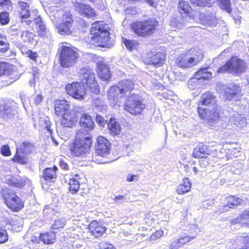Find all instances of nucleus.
Returning <instances> with one entry per match:
<instances>
[{
	"label": "nucleus",
	"instance_id": "nucleus-5",
	"mask_svg": "<svg viewBox=\"0 0 249 249\" xmlns=\"http://www.w3.org/2000/svg\"><path fill=\"white\" fill-rule=\"evenodd\" d=\"M60 49V61L63 67L69 68L75 64L78 57L77 50L70 45L62 44Z\"/></svg>",
	"mask_w": 249,
	"mask_h": 249
},
{
	"label": "nucleus",
	"instance_id": "nucleus-41",
	"mask_svg": "<svg viewBox=\"0 0 249 249\" xmlns=\"http://www.w3.org/2000/svg\"><path fill=\"white\" fill-rule=\"evenodd\" d=\"M194 232H193V235H186L184 237H182L180 238H179V240L180 241V244L181 246H183L185 244L189 243L191 242L192 240H193L194 239L196 238V237L197 231H198V228H197L196 227H194Z\"/></svg>",
	"mask_w": 249,
	"mask_h": 249
},
{
	"label": "nucleus",
	"instance_id": "nucleus-10",
	"mask_svg": "<svg viewBox=\"0 0 249 249\" xmlns=\"http://www.w3.org/2000/svg\"><path fill=\"white\" fill-rule=\"evenodd\" d=\"M34 150V144L29 142H23L17 146V152L13 159V161L22 164H25L27 162L26 157Z\"/></svg>",
	"mask_w": 249,
	"mask_h": 249
},
{
	"label": "nucleus",
	"instance_id": "nucleus-44",
	"mask_svg": "<svg viewBox=\"0 0 249 249\" xmlns=\"http://www.w3.org/2000/svg\"><path fill=\"white\" fill-rule=\"evenodd\" d=\"M220 6L222 9L230 14L232 12L230 0H219Z\"/></svg>",
	"mask_w": 249,
	"mask_h": 249
},
{
	"label": "nucleus",
	"instance_id": "nucleus-8",
	"mask_svg": "<svg viewBox=\"0 0 249 249\" xmlns=\"http://www.w3.org/2000/svg\"><path fill=\"white\" fill-rule=\"evenodd\" d=\"M246 63L236 57H232L223 67L219 68V72H228L239 74L246 70Z\"/></svg>",
	"mask_w": 249,
	"mask_h": 249
},
{
	"label": "nucleus",
	"instance_id": "nucleus-38",
	"mask_svg": "<svg viewBox=\"0 0 249 249\" xmlns=\"http://www.w3.org/2000/svg\"><path fill=\"white\" fill-rule=\"evenodd\" d=\"M58 34L61 35H69L71 33L72 27L59 23L55 25Z\"/></svg>",
	"mask_w": 249,
	"mask_h": 249
},
{
	"label": "nucleus",
	"instance_id": "nucleus-24",
	"mask_svg": "<svg viewBox=\"0 0 249 249\" xmlns=\"http://www.w3.org/2000/svg\"><path fill=\"white\" fill-rule=\"evenodd\" d=\"M188 18L180 16L177 17H172L170 20L169 25L175 29H181L185 26H187Z\"/></svg>",
	"mask_w": 249,
	"mask_h": 249
},
{
	"label": "nucleus",
	"instance_id": "nucleus-30",
	"mask_svg": "<svg viewBox=\"0 0 249 249\" xmlns=\"http://www.w3.org/2000/svg\"><path fill=\"white\" fill-rule=\"evenodd\" d=\"M108 128L110 134L112 136H117L121 132V126L118 123L116 122V119L111 118L108 123Z\"/></svg>",
	"mask_w": 249,
	"mask_h": 249
},
{
	"label": "nucleus",
	"instance_id": "nucleus-32",
	"mask_svg": "<svg viewBox=\"0 0 249 249\" xmlns=\"http://www.w3.org/2000/svg\"><path fill=\"white\" fill-rule=\"evenodd\" d=\"M191 7L187 2L183 0L179 1L178 4V10L181 15L184 14L185 18L191 19L189 16Z\"/></svg>",
	"mask_w": 249,
	"mask_h": 249
},
{
	"label": "nucleus",
	"instance_id": "nucleus-64",
	"mask_svg": "<svg viewBox=\"0 0 249 249\" xmlns=\"http://www.w3.org/2000/svg\"><path fill=\"white\" fill-rule=\"evenodd\" d=\"M124 197L123 196L120 195L117 196L114 198V201L116 203H122L124 202Z\"/></svg>",
	"mask_w": 249,
	"mask_h": 249
},
{
	"label": "nucleus",
	"instance_id": "nucleus-51",
	"mask_svg": "<svg viewBox=\"0 0 249 249\" xmlns=\"http://www.w3.org/2000/svg\"><path fill=\"white\" fill-rule=\"evenodd\" d=\"M8 240V235L5 230L0 226V243H3Z\"/></svg>",
	"mask_w": 249,
	"mask_h": 249
},
{
	"label": "nucleus",
	"instance_id": "nucleus-50",
	"mask_svg": "<svg viewBox=\"0 0 249 249\" xmlns=\"http://www.w3.org/2000/svg\"><path fill=\"white\" fill-rule=\"evenodd\" d=\"M94 105L99 111H103L106 109V106L104 105V102L101 100L97 99L94 101Z\"/></svg>",
	"mask_w": 249,
	"mask_h": 249
},
{
	"label": "nucleus",
	"instance_id": "nucleus-55",
	"mask_svg": "<svg viewBox=\"0 0 249 249\" xmlns=\"http://www.w3.org/2000/svg\"><path fill=\"white\" fill-rule=\"evenodd\" d=\"M38 33L40 36L44 37L47 36V32L45 27V25L43 24H39L38 26Z\"/></svg>",
	"mask_w": 249,
	"mask_h": 249
},
{
	"label": "nucleus",
	"instance_id": "nucleus-49",
	"mask_svg": "<svg viewBox=\"0 0 249 249\" xmlns=\"http://www.w3.org/2000/svg\"><path fill=\"white\" fill-rule=\"evenodd\" d=\"M9 48V44L5 36L2 37L0 41V51L2 52H6Z\"/></svg>",
	"mask_w": 249,
	"mask_h": 249
},
{
	"label": "nucleus",
	"instance_id": "nucleus-22",
	"mask_svg": "<svg viewBox=\"0 0 249 249\" xmlns=\"http://www.w3.org/2000/svg\"><path fill=\"white\" fill-rule=\"evenodd\" d=\"M97 72L99 77L102 80L107 81L111 77L110 71L107 65L101 61L97 62Z\"/></svg>",
	"mask_w": 249,
	"mask_h": 249
},
{
	"label": "nucleus",
	"instance_id": "nucleus-21",
	"mask_svg": "<svg viewBox=\"0 0 249 249\" xmlns=\"http://www.w3.org/2000/svg\"><path fill=\"white\" fill-rule=\"evenodd\" d=\"M20 7V15L22 18H32L34 17H37L38 11L36 9H34L31 11L30 6L28 3L24 2H20L19 3Z\"/></svg>",
	"mask_w": 249,
	"mask_h": 249
},
{
	"label": "nucleus",
	"instance_id": "nucleus-40",
	"mask_svg": "<svg viewBox=\"0 0 249 249\" xmlns=\"http://www.w3.org/2000/svg\"><path fill=\"white\" fill-rule=\"evenodd\" d=\"M73 19L72 14L69 12H65L62 17L60 23L72 27Z\"/></svg>",
	"mask_w": 249,
	"mask_h": 249
},
{
	"label": "nucleus",
	"instance_id": "nucleus-56",
	"mask_svg": "<svg viewBox=\"0 0 249 249\" xmlns=\"http://www.w3.org/2000/svg\"><path fill=\"white\" fill-rule=\"evenodd\" d=\"M1 154L5 156H9L11 155V151L9 146L8 145H3L0 149Z\"/></svg>",
	"mask_w": 249,
	"mask_h": 249
},
{
	"label": "nucleus",
	"instance_id": "nucleus-43",
	"mask_svg": "<svg viewBox=\"0 0 249 249\" xmlns=\"http://www.w3.org/2000/svg\"><path fill=\"white\" fill-rule=\"evenodd\" d=\"M194 5L199 7L211 6L214 0H190Z\"/></svg>",
	"mask_w": 249,
	"mask_h": 249
},
{
	"label": "nucleus",
	"instance_id": "nucleus-7",
	"mask_svg": "<svg viewBox=\"0 0 249 249\" xmlns=\"http://www.w3.org/2000/svg\"><path fill=\"white\" fill-rule=\"evenodd\" d=\"M79 77L82 83L86 84L91 92L96 94L99 92V86L95 79V74L89 67H82L79 70Z\"/></svg>",
	"mask_w": 249,
	"mask_h": 249
},
{
	"label": "nucleus",
	"instance_id": "nucleus-63",
	"mask_svg": "<svg viewBox=\"0 0 249 249\" xmlns=\"http://www.w3.org/2000/svg\"><path fill=\"white\" fill-rule=\"evenodd\" d=\"M31 19L35 20V22L36 24L38 26H39V24H43L41 20V18L40 17H34V18L33 17H32V18H31L30 19L29 21H28V22L31 21Z\"/></svg>",
	"mask_w": 249,
	"mask_h": 249
},
{
	"label": "nucleus",
	"instance_id": "nucleus-23",
	"mask_svg": "<svg viewBox=\"0 0 249 249\" xmlns=\"http://www.w3.org/2000/svg\"><path fill=\"white\" fill-rule=\"evenodd\" d=\"M88 227L91 234L96 238L101 236L106 231L105 227L102 226L96 220L90 222Z\"/></svg>",
	"mask_w": 249,
	"mask_h": 249
},
{
	"label": "nucleus",
	"instance_id": "nucleus-16",
	"mask_svg": "<svg viewBox=\"0 0 249 249\" xmlns=\"http://www.w3.org/2000/svg\"><path fill=\"white\" fill-rule=\"evenodd\" d=\"M74 6L76 11L84 17L91 18L96 16L95 10L89 5L76 1L74 3Z\"/></svg>",
	"mask_w": 249,
	"mask_h": 249
},
{
	"label": "nucleus",
	"instance_id": "nucleus-9",
	"mask_svg": "<svg viewBox=\"0 0 249 249\" xmlns=\"http://www.w3.org/2000/svg\"><path fill=\"white\" fill-rule=\"evenodd\" d=\"M142 98L137 94H133L127 99L124 109L131 114H140L145 108Z\"/></svg>",
	"mask_w": 249,
	"mask_h": 249
},
{
	"label": "nucleus",
	"instance_id": "nucleus-46",
	"mask_svg": "<svg viewBox=\"0 0 249 249\" xmlns=\"http://www.w3.org/2000/svg\"><path fill=\"white\" fill-rule=\"evenodd\" d=\"M20 37L23 41L26 42H31L34 39L33 34L27 31H23Z\"/></svg>",
	"mask_w": 249,
	"mask_h": 249
},
{
	"label": "nucleus",
	"instance_id": "nucleus-1",
	"mask_svg": "<svg viewBox=\"0 0 249 249\" xmlns=\"http://www.w3.org/2000/svg\"><path fill=\"white\" fill-rule=\"evenodd\" d=\"M201 102L202 104L208 106V108L198 107L197 111L201 119L208 121L211 126H213L217 123L218 119L217 98L212 92H205L201 95Z\"/></svg>",
	"mask_w": 249,
	"mask_h": 249
},
{
	"label": "nucleus",
	"instance_id": "nucleus-59",
	"mask_svg": "<svg viewBox=\"0 0 249 249\" xmlns=\"http://www.w3.org/2000/svg\"><path fill=\"white\" fill-rule=\"evenodd\" d=\"M43 99L42 95L40 94L36 95L34 97V102L36 105H38L41 103Z\"/></svg>",
	"mask_w": 249,
	"mask_h": 249
},
{
	"label": "nucleus",
	"instance_id": "nucleus-60",
	"mask_svg": "<svg viewBox=\"0 0 249 249\" xmlns=\"http://www.w3.org/2000/svg\"><path fill=\"white\" fill-rule=\"evenodd\" d=\"M100 247L101 249H115L112 244L105 242L100 243Z\"/></svg>",
	"mask_w": 249,
	"mask_h": 249
},
{
	"label": "nucleus",
	"instance_id": "nucleus-25",
	"mask_svg": "<svg viewBox=\"0 0 249 249\" xmlns=\"http://www.w3.org/2000/svg\"><path fill=\"white\" fill-rule=\"evenodd\" d=\"M69 108L70 105L66 100L63 99L56 101L55 103V113L58 116H62L66 111H69Z\"/></svg>",
	"mask_w": 249,
	"mask_h": 249
},
{
	"label": "nucleus",
	"instance_id": "nucleus-33",
	"mask_svg": "<svg viewBox=\"0 0 249 249\" xmlns=\"http://www.w3.org/2000/svg\"><path fill=\"white\" fill-rule=\"evenodd\" d=\"M230 121L239 127H243L247 124L246 119L237 113L231 116Z\"/></svg>",
	"mask_w": 249,
	"mask_h": 249
},
{
	"label": "nucleus",
	"instance_id": "nucleus-20",
	"mask_svg": "<svg viewBox=\"0 0 249 249\" xmlns=\"http://www.w3.org/2000/svg\"><path fill=\"white\" fill-rule=\"evenodd\" d=\"M109 143L107 139L102 136L98 137L95 146L97 153L102 157L105 156L109 153Z\"/></svg>",
	"mask_w": 249,
	"mask_h": 249
},
{
	"label": "nucleus",
	"instance_id": "nucleus-29",
	"mask_svg": "<svg viewBox=\"0 0 249 249\" xmlns=\"http://www.w3.org/2000/svg\"><path fill=\"white\" fill-rule=\"evenodd\" d=\"M195 74L204 84L206 81L209 80L212 77V72L209 71V69L207 68L200 69Z\"/></svg>",
	"mask_w": 249,
	"mask_h": 249
},
{
	"label": "nucleus",
	"instance_id": "nucleus-27",
	"mask_svg": "<svg viewBox=\"0 0 249 249\" xmlns=\"http://www.w3.org/2000/svg\"><path fill=\"white\" fill-rule=\"evenodd\" d=\"M191 185L190 179L187 178H184L182 182L177 187L176 191L178 195H184L190 191Z\"/></svg>",
	"mask_w": 249,
	"mask_h": 249
},
{
	"label": "nucleus",
	"instance_id": "nucleus-18",
	"mask_svg": "<svg viewBox=\"0 0 249 249\" xmlns=\"http://www.w3.org/2000/svg\"><path fill=\"white\" fill-rule=\"evenodd\" d=\"M223 204L222 205V208L221 209V212H224L228 211L231 208H233L235 206L241 204L243 203V200L239 198L235 197L233 196H229L224 199L221 198L220 199Z\"/></svg>",
	"mask_w": 249,
	"mask_h": 249
},
{
	"label": "nucleus",
	"instance_id": "nucleus-36",
	"mask_svg": "<svg viewBox=\"0 0 249 249\" xmlns=\"http://www.w3.org/2000/svg\"><path fill=\"white\" fill-rule=\"evenodd\" d=\"M56 234L53 231L40 233V239L45 244H52L55 241Z\"/></svg>",
	"mask_w": 249,
	"mask_h": 249
},
{
	"label": "nucleus",
	"instance_id": "nucleus-15",
	"mask_svg": "<svg viewBox=\"0 0 249 249\" xmlns=\"http://www.w3.org/2000/svg\"><path fill=\"white\" fill-rule=\"evenodd\" d=\"M242 89L236 84H232L229 87H227L225 91V96L226 99L232 100L235 102L239 101L242 97Z\"/></svg>",
	"mask_w": 249,
	"mask_h": 249
},
{
	"label": "nucleus",
	"instance_id": "nucleus-37",
	"mask_svg": "<svg viewBox=\"0 0 249 249\" xmlns=\"http://www.w3.org/2000/svg\"><path fill=\"white\" fill-rule=\"evenodd\" d=\"M80 125L82 127L90 130L93 128L94 123L89 115L83 114L81 118Z\"/></svg>",
	"mask_w": 249,
	"mask_h": 249
},
{
	"label": "nucleus",
	"instance_id": "nucleus-19",
	"mask_svg": "<svg viewBox=\"0 0 249 249\" xmlns=\"http://www.w3.org/2000/svg\"><path fill=\"white\" fill-rule=\"evenodd\" d=\"M194 61V59L191 58L187 52H185L178 56L176 59V64L180 68H189L196 65Z\"/></svg>",
	"mask_w": 249,
	"mask_h": 249
},
{
	"label": "nucleus",
	"instance_id": "nucleus-61",
	"mask_svg": "<svg viewBox=\"0 0 249 249\" xmlns=\"http://www.w3.org/2000/svg\"><path fill=\"white\" fill-rule=\"evenodd\" d=\"M138 179V177L136 175L128 174L126 177V180L128 182L136 181Z\"/></svg>",
	"mask_w": 249,
	"mask_h": 249
},
{
	"label": "nucleus",
	"instance_id": "nucleus-26",
	"mask_svg": "<svg viewBox=\"0 0 249 249\" xmlns=\"http://www.w3.org/2000/svg\"><path fill=\"white\" fill-rule=\"evenodd\" d=\"M209 154L207 146L202 143H199L194 148L193 156L196 158L204 159Z\"/></svg>",
	"mask_w": 249,
	"mask_h": 249
},
{
	"label": "nucleus",
	"instance_id": "nucleus-62",
	"mask_svg": "<svg viewBox=\"0 0 249 249\" xmlns=\"http://www.w3.org/2000/svg\"><path fill=\"white\" fill-rule=\"evenodd\" d=\"M27 54L28 55V56L32 60L36 61V58L37 57V55L36 53L33 52L31 50H28L27 52Z\"/></svg>",
	"mask_w": 249,
	"mask_h": 249
},
{
	"label": "nucleus",
	"instance_id": "nucleus-42",
	"mask_svg": "<svg viewBox=\"0 0 249 249\" xmlns=\"http://www.w3.org/2000/svg\"><path fill=\"white\" fill-rule=\"evenodd\" d=\"M123 40L125 47L130 51L137 50L139 47V44L136 41L128 40L125 38H123Z\"/></svg>",
	"mask_w": 249,
	"mask_h": 249
},
{
	"label": "nucleus",
	"instance_id": "nucleus-13",
	"mask_svg": "<svg viewBox=\"0 0 249 249\" xmlns=\"http://www.w3.org/2000/svg\"><path fill=\"white\" fill-rule=\"evenodd\" d=\"M3 192V197L7 206L13 211L18 212L24 206L23 202L20 198L13 193Z\"/></svg>",
	"mask_w": 249,
	"mask_h": 249
},
{
	"label": "nucleus",
	"instance_id": "nucleus-2",
	"mask_svg": "<svg viewBox=\"0 0 249 249\" xmlns=\"http://www.w3.org/2000/svg\"><path fill=\"white\" fill-rule=\"evenodd\" d=\"M134 89V83L130 80H124L118 82L116 86L110 87L107 94L109 103L114 107L120 106L122 100L125 96L130 97L131 91Z\"/></svg>",
	"mask_w": 249,
	"mask_h": 249
},
{
	"label": "nucleus",
	"instance_id": "nucleus-47",
	"mask_svg": "<svg viewBox=\"0 0 249 249\" xmlns=\"http://www.w3.org/2000/svg\"><path fill=\"white\" fill-rule=\"evenodd\" d=\"M39 123L40 125L45 127L49 131L51 132V122L49 117L44 116L43 117L40 118L39 120Z\"/></svg>",
	"mask_w": 249,
	"mask_h": 249
},
{
	"label": "nucleus",
	"instance_id": "nucleus-14",
	"mask_svg": "<svg viewBox=\"0 0 249 249\" xmlns=\"http://www.w3.org/2000/svg\"><path fill=\"white\" fill-rule=\"evenodd\" d=\"M165 59V55L162 53L149 52L144 59V62L147 64H152L155 66H160L162 65Z\"/></svg>",
	"mask_w": 249,
	"mask_h": 249
},
{
	"label": "nucleus",
	"instance_id": "nucleus-17",
	"mask_svg": "<svg viewBox=\"0 0 249 249\" xmlns=\"http://www.w3.org/2000/svg\"><path fill=\"white\" fill-rule=\"evenodd\" d=\"M61 124L64 127H72L77 121V113L73 110L66 111L62 116Z\"/></svg>",
	"mask_w": 249,
	"mask_h": 249
},
{
	"label": "nucleus",
	"instance_id": "nucleus-28",
	"mask_svg": "<svg viewBox=\"0 0 249 249\" xmlns=\"http://www.w3.org/2000/svg\"><path fill=\"white\" fill-rule=\"evenodd\" d=\"M187 53L192 59H194V63L196 65L203 58L202 51L198 48H194L187 51Z\"/></svg>",
	"mask_w": 249,
	"mask_h": 249
},
{
	"label": "nucleus",
	"instance_id": "nucleus-52",
	"mask_svg": "<svg viewBox=\"0 0 249 249\" xmlns=\"http://www.w3.org/2000/svg\"><path fill=\"white\" fill-rule=\"evenodd\" d=\"M9 21V15L7 12H2L0 14V22L1 24L5 25Z\"/></svg>",
	"mask_w": 249,
	"mask_h": 249
},
{
	"label": "nucleus",
	"instance_id": "nucleus-6",
	"mask_svg": "<svg viewBox=\"0 0 249 249\" xmlns=\"http://www.w3.org/2000/svg\"><path fill=\"white\" fill-rule=\"evenodd\" d=\"M158 24L157 20L152 18L136 21L132 24V28L137 35L143 37L153 34Z\"/></svg>",
	"mask_w": 249,
	"mask_h": 249
},
{
	"label": "nucleus",
	"instance_id": "nucleus-39",
	"mask_svg": "<svg viewBox=\"0 0 249 249\" xmlns=\"http://www.w3.org/2000/svg\"><path fill=\"white\" fill-rule=\"evenodd\" d=\"M57 169L56 166L53 168H46L43 172V178L45 180H52L56 177V170Z\"/></svg>",
	"mask_w": 249,
	"mask_h": 249
},
{
	"label": "nucleus",
	"instance_id": "nucleus-12",
	"mask_svg": "<svg viewBox=\"0 0 249 249\" xmlns=\"http://www.w3.org/2000/svg\"><path fill=\"white\" fill-rule=\"evenodd\" d=\"M220 145L222 147L219 151V159L221 160L223 164L228 159L237 156V153L239 152V150L235 147L236 144L232 142L222 143Z\"/></svg>",
	"mask_w": 249,
	"mask_h": 249
},
{
	"label": "nucleus",
	"instance_id": "nucleus-31",
	"mask_svg": "<svg viewBox=\"0 0 249 249\" xmlns=\"http://www.w3.org/2000/svg\"><path fill=\"white\" fill-rule=\"evenodd\" d=\"M79 175L75 174L74 177L69 179V185L70 192L72 194L76 193L79 189Z\"/></svg>",
	"mask_w": 249,
	"mask_h": 249
},
{
	"label": "nucleus",
	"instance_id": "nucleus-11",
	"mask_svg": "<svg viewBox=\"0 0 249 249\" xmlns=\"http://www.w3.org/2000/svg\"><path fill=\"white\" fill-rule=\"evenodd\" d=\"M65 89L67 93L75 99L82 101L87 96L86 89L84 85L79 82H73L66 85Z\"/></svg>",
	"mask_w": 249,
	"mask_h": 249
},
{
	"label": "nucleus",
	"instance_id": "nucleus-53",
	"mask_svg": "<svg viewBox=\"0 0 249 249\" xmlns=\"http://www.w3.org/2000/svg\"><path fill=\"white\" fill-rule=\"evenodd\" d=\"M249 218V210H246L243 211L240 215V218H237L236 219L232 220V222L236 223L240 222V219H248Z\"/></svg>",
	"mask_w": 249,
	"mask_h": 249
},
{
	"label": "nucleus",
	"instance_id": "nucleus-34",
	"mask_svg": "<svg viewBox=\"0 0 249 249\" xmlns=\"http://www.w3.org/2000/svg\"><path fill=\"white\" fill-rule=\"evenodd\" d=\"M204 85L195 74L188 81V87L191 90L200 89Z\"/></svg>",
	"mask_w": 249,
	"mask_h": 249
},
{
	"label": "nucleus",
	"instance_id": "nucleus-57",
	"mask_svg": "<svg viewBox=\"0 0 249 249\" xmlns=\"http://www.w3.org/2000/svg\"><path fill=\"white\" fill-rule=\"evenodd\" d=\"M9 69V65L7 63L3 62H0V75L4 74Z\"/></svg>",
	"mask_w": 249,
	"mask_h": 249
},
{
	"label": "nucleus",
	"instance_id": "nucleus-35",
	"mask_svg": "<svg viewBox=\"0 0 249 249\" xmlns=\"http://www.w3.org/2000/svg\"><path fill=\"white\" fill-rule=\"evenodd\" d=\"M200 20L203 24H208L211 26H215L217 24L215 17L212 14L207 15L201 14L200 15Z\"/></svg>",
	"mask_w": 249,
	"mask_h": 249
},
{
	"label": "nucleus",
	"instance_id": "nucleus-3",
	"mask_svg": "<svg viewBox=\"0 0 249 249\" xmlns=\"http://www.w3.org/2000/svg\"><path fill=\"white\" fill-rule=\"evenodd\" d=\"M91 143L90 135L85 130H79L76 134L74 142L69 145V150L76 157H83L89 153Z\"/></svg>",
	"mask_w": 249,
	"mask_h": 249
},
{
	"label": "nucleus",
	"instance_id": "nucleus-58",
	"mask_svg": "<svg viewBox=\"0 0 249 249\" xmlns=\"http://www.w3.org/2000/svg\"><path fill=\"white\" fill-rule=\"evenodd\" d=\"M181 247L180 241L178 239H177L171 242L169 247V249H178Z\"/></svg>",
	"mask_w": 249,
	"mask_h": 249
},
{
	"label": "nucleus",
	"instance_id": "nucleus-54",
	"mask_svg": "<svg viewBox=\"0 0 249 249\" xmlns=\"http://www.w3.org/2000/svg\"><path fill=\"white\" fill-rule=\"evenodd\" d=\"M163 235V231L161 230L156 231L150 236L149 239L151 241L156 240L160 238Z\"/></svg>",
	"mask_w": 249,
	"mask_h": 249
},
{
	"label": "nucleus",
	"instance_id": "nucleus-48",
	"mask_svg": "<svg viewBox=\"0 0 249 249\" xmlns=\"http://www.w3.org/2000/svg\"><path fill=\"white\" fill-rule=\"evenodd\" d=\"M7 183L10 185L18 188H21L24 186V184L21 180L18 181L16 178H8L7 179Z\"/></svg>",
	"mask_w": 249,
	"mask_h": 249
},
{
	"label": "nucleus",
	"instance_id": "nucleus-45",
	"mask_svg": "<svg viewBox=\"0 0 249 249\" xmlns=\"http://www.w3.org/2000/svg\"><path fill=\"white\" fill-rule=\"evenodd\" d=\"M66 221L65 218H61L56 219L52 225L53 230H59L63 228L66 225Z\"/></svg>",
	"mask_w": 249,
	"mask_h": 249
},
{
	"label": "nucleus",
	"instance_id": "nucleus-4",
	"mask_svg": "<svg viewBox=\"0 0 249 249\" xmlns=\"http://www.w3.org/2000/svg\"><path fill=\"white\" fill-rule=\"evenodd\" d=\"M108 27L103 21H96L90 28L91 42L96 46L105 47L109 39Z\"/></svg>",
	"mask_w": 249,
	"mask_h": 249
}]
</instances>
